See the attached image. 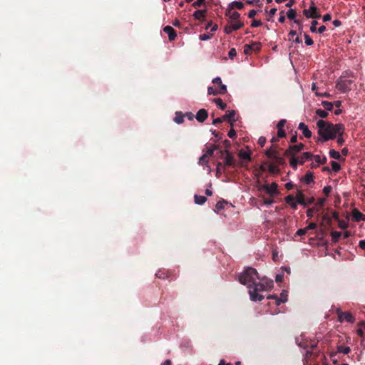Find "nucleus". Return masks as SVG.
<instances>
[{
	"mask_svg": "<svg viewBox=\"0 0 365 365\" xmlns=\"http://www.w3.org/2000/svg\"><path fill=\"white\" fill-rule=\"evenodd\" d=\"M318 128V137L315 138L317 143H323L336 138L337 134L343 135L345 130L344 125L341 123L333 124L324 120L317 122Z\"/></svg>",
	"mask_w": 365,
	"mask_h": 365,
	"instance_id": "1",
	"label": "nucleus"
},
{
	"mask_svg": "<svg viewBox=\"0 0 365 365\" xmlns=\"http://www.w3.org/2000/svg\"><path fill=\"white\" fill-rule=\"evenodd\" d=\"M260 282H257L252 289L249 290L250 299L252 301H262L264 299V296L259 294L258 292L260 291L268 290L273 287L274 282L272 279L266 278H260Z\"/></svg>",
	"mask_w": 365,
	"mask_h": 365,
	"instance_id": "2",
	"label": "nucleus"
},
{
	"mask_svg": "<svg viewBox=\"0 0 365 365\" xmlns=\"http://www.w3.org/2000/svg\"><path fill=\"white\" fill-rule=\"evenodd\" d=\"M238 281L243 285H246L250 289H252L255 286L256 279H260V277L255 268L247 267L242 272L238 275Z\"/></svg>",
	"mask_w": 365,
	"mask_h": 365,
	"instance_id": "3",
	"label": "nucleus"
},
{
	"mask_svg": "<svg viewBox=\"0 0 365 365\" xmlns=\"http://www.w3.org/2000/svg\"><path fill=\"white\" fill-rule=\"evenodd\" d=\"M277 149V145H272L269 148L266 150L265 155L269 159L275 161L277 164L284 165L285 160L279 155Z\"/></svg>",
	"mask_w": 365,
	"mask_h": 365,
	"instance_id": "4",
	"label": "nucleus"
},
{
	"mask_svg": "<svg viewBox=\"0 0 365 365\" xmlns=\"http://www.w3.org/2000/svg\"><path fill=\"white\" fill-rule=\"evenodd\" d=\"M353 81L341 76L336 81V88L341 93H346L351 89Z\"/></svg>",
	"mask_w": 365,
	"mask_h": 365,
	"instance_id": "5",
	"label": "nucleus"
},
{
	"mask_svg": "<svg viewBox=\"0 0 365 365\" xmlns=\"http://www.w3.org/2000/svg\"><path fill=\"white\" fill-rule=\"evenodd\" d=\"M336 314L338 317V320L340 322H343L344 321L349 322V323L354 322V320H355L354 317L350 312H344L341 311V309L340 308L336 309Z\"/></svg>",
	"mask_w": 365,
	"mask_h": 365,
	"instance_id": "6",
	"label": "nucleus"
},
{
	"mask_svg": "<svg viewBox=\"0 0 365 365\" xmlns=\"http://www.w3.org/2000/svg\"><path fill=\"white\" fill-rule=\"evenodd\" d=\"M278 185L276 182H273L272 184H264L258 188L259 191L265 190L270 196H274L279 193L277 190Z\"/></svg>",
	"mask_w": 365,
	"mask_h": 365,
	"instance_id": "7",
	"label": "nucleus"
},
{
	"mask_svg": "<svg viewBox=\"0 0 365 365\" xmlns=\"http://www.w3.org/2000/svg\"><path fill=\"white\" fill-rule=\"evenodd\" d=\"M305 145L300 143L297 145H289L288 148L284 151V155L285 156L294 155L304 150Z\"/></svg>",
	"mask_w": 365,
	"mask_h": 365,
	"instance_id": "8",
	"label": "nucleus"
},
{
	"mask_svg": "<svg viewBox=\"0 0 365 365\" xmlns=\"http://www.w3.org/2000/svg\"><path fill=\"white\" fill-rule=\"evenodd\" d=\"M220 153L221 155L226 154V156L225 157L224 165L230 166L233 168L235 166V159L232 154L229 152V150H220Z\"/></svg>",
	"mask_w": 365,
	"mask_h": 365,
	"instance_id": "9",
	"label": "nucleus"
},
{
	"mask_svg": "<svg viewBox=\"0 0 365 365\" xmlns=\"http://www.w3.org/2000/svg\"><path fill=\"white\" fill-rule=\"evenodd\" d=\"M261 49V43L259 42H252L251 44H245L244 46V53L250 55L253 51H259Z\"/></svg>",
	"mask_w": 365,
	"mask_h": 365,
	"instance_id": "10",
	"label": "nucleus"
},
{
	"mask_svg": "<svg viewBox=\"0 0 365 365\" xmlns=\"http://www.w3.org/2000/svg\"><path fill=\"white\" fill-rule=\"evenodd\" d=\"M303 14L307 18L319 19L320 17L317 8L314 4L309 8V9H304L303 11Z\"/></svg>",
	"mask_w": 365,
	"mask_h": 365,
	"instance_id": "11",
	"label": "nucleus"
},
{
	"mask_svg": "<svg viewBox=\"0 0 365 365\" xmlns=\"http://www.w3.org/2000/svg\"><path fill=\"white\" fill-rule=\"evenodd\" d=\"M332 225V219H331V217L328 214V213H325L322 217V220H321V222H320V226L322 227V228L323 230H327L328 228H329Z\"/></svg>",
	"mask_w": 365,
	"mask_h": 365,
	"instance_id": "12",
	"label": "nucleus"
},
{
	"mask_svg": "<svg viewBox=\"0 0 365 365\" xmlns=\"http://www.w3.org/2000/svg\"><path fill=\"white\" fill-rule=\"evenodd\" d=\"M225 16L229 17V22L240 21V14L237 11H232V9H227Z\"/></svg>",
	"mask_w": 365,
	"mask_h": 365,
	"instance_id": "13",
	"label": "nucleus"
},
{
	"mask_svg": "<svg viewBox=\"0 0 365 365\" xmlns=\"http://www.w3.org/2000/svg\"><path fill=\"white\" fill-rule=\"evenodd\" d=\"M235 111L234 110H227L225 115L222 116L225 120H227L230 123L231 127H233V124L236 121V119L235 118Z\"/></svg>",
	"mask_w": 365,
	"mask_h": 365,
	"instance_id": "14",
	"label": "nucleus"
},
{
	"mask_svg": "<svg viewBox=\"0 0 365 365\" xmlns=\"http://www.w3.org/2000/svg\"><path fill=\"white\" fill-rule=\"evenodd\" d=\"M163 31L168 35L170 41H173L175 39L177 34L175 30L170 26H166L163 28Z\"/></svg>",
	"mask_w": 365,
	"mask_h": 365,
	"instance_id": "15",
	"label": "nucleus"
},
{
	"mask_svg": "<svg viewBox=\"0 0 365 365\" xmlns=\"http://www.w3.org/2000/svg\"><path fill=\"white\" fill-rule=\"evenodd\" d=\"M207 117L208 113L204 108L200 109L195 115L196 120L200 123H203L207 118Z\"/></svg>",
	"mask_w": 365,
	"mask_h": 365,
	"instance_id": "16",
	"label": "nucleus"
},
{
	"mask_svg": "<svg viewBox=\"0 0 365 365\" xmlns=\"http://www.w3.org/2000/svg\"><path fill=\"white\" fill-rule=\"evenodd\" d=\"M298 129L302 131L304 136L307 138L312 137V132L309 129L308 126L304 123H300L298 126Z\"/></svg>",
	"mask_w": 365,
	"mask_h": 365,
	"instance_id": "17",
	"label": "nucleus"
},
{
	"mask_svg": "<svg viewBox=\"0 0 365 365\" xmlns=\"http://www.w3.org/2000/svg\"><path fill=\"white\" fill-rule=\"evenodd\" d=\"M295 200L298 204L306 207V197L302 190H298Z\"/></svg>",
	"mask_w": 365,
	"mask_h": 365,
	"instance_id": "18",
	"label": "nucleus"
},
{
	"mask_svg": "<svg viewBox=\"0 0 365 365\" xmlns=\"http://www.w3.org/2000/svg\"><path fill=\"white\" fill-rule=\"evenodd\" d=\"M352 217H353V220H354L356 222L365 220V215L356 209L353 210Z\"/></svg>",
	"mask_w": 365,
	"mask_h": 365,
	"instance_id": "19",
	"label": "nucleus"
},
{
	"mask_svg": "<svg viewBox=\"0 0 365 365\" xmlns=\"http://www.w3.org/2000/svg\"><path fill=\"white\" fill-rule=\"evenodd\" d=\"M313 154L310 152H304L299 158V164L303 165L306 160H310L312 159Z\"/></svg>",
	"mask_w": 365,
	"mask_h": 365,
	"instance_id": "20",
	"label": "nucleus"
},
{
	"mask_svg": "<svg viewBox=\"0 0 365 365\" xmlns=\"http://www.w3.org/2000/svg\"><path fill=\"white\" fill-rule=\"evenodd\" d=\"M302 180L307 185L314 182V175L311 171H308L306 175L302 178Z\"/></svg>",
	"mask_w": 365,
	"mask_h": 365,
	"instance_id": "21",
	"label": "nucleus"
},
{
	"mask_svg": "<svg viewBox=\"0 0 365 365\" xmlns=\"http://www.w3.org/2000/svg\"><path fill=\"white\" fill-rule=\"evenodd\" d=\"M206 10H197L194 12L193 16L195 19L204 21L205 18Z\"/></svg>",
	"mask_w": 365,
	"mask_h": 365,
	"instance_id": "22",
	"label": "nucleus"
},
{
	"mask_svg": "<svg viewBox=\"0 0 365 365\" xmlns=\"http://www.w3.org/2000/svg\"><path fill=\"white\" fill-rule=\"evenodd\" d=\"M279 165L277 164L275 161L270 163L268 166V170L270 173H279V169L278 168V166Z\"/></svg>",
	"mask_w": 365,
	"mask_h": 365,
	"instance_id": "23",
	"label": "nucleus"
},
{
	"mask_svg": "<svg viewBox=\"0 0 365 365\" xmlns=\"http://www.w3.org/2000/svg\"><path fill=\"white\" fill-rule=\"evenodd\" d=\"M244 7V4L241 1H232L228 6L227 9L233 10L234 9H242Z\"/></svg>",
	"mask_w": 365,
	"mask_h": 365,
	"instance_id": "24",
	"label": "nucleus"
},
{
	"mask_svg": "<svg viewBox=\"0 0 365 365\" xmlns=\"http://www.w3.org/2000/svg\"><path fill=\"white\" fill-rule=\"evenodd\" d=\"M218 149V146L215 145H212L210 147L207 148V150L204 154L207 158L212 156L214 153V151Z\"/></svg>",
	"mask_w": 365,
	"mask_h": 365,
	"instance_id": "25",
	"label": "nucleus"
},
{
	"mask_svg": "<svg viewBox=\"0 0 365 365\" xmlns=\"http://www.w3.org/2000/svg\"><path fill=\"white\" fill-rule=\"evenodd\" d=\"M289 156H290V160H289L290 166L293 169L297 170L298 163H299V158H296L294 155H289Z\"/></svg>",
	"mask_w": 365,
	"mask_h": 365,
	"instance_id": "26",
	"label": "nucleus"
},
{
	"mask_svg": "<svg viewBox=\"0 0 365 365\" xmlns=\"http://www.w3.org/2000/svg\"><path fill=\"white\" fill-rule=\"evenodd\" d=\"M312 159L319 165H324L327 163V158L325 156L322 158L319 155H313Z\"/></svg>",
	"mask_w": 365,
	"mask_h": 365,
	"instance_id": "27",
	"label": "nucleus"
},
{
	"mask_svg": "<svg viewBox=\"0 0 365 365\" xmlns=\"http://www.w3.org/2000/svg\"><path fill=\"white\" fill-rule=\"evenodd\" d=\"M194 199H195V202L197 205H203L207 200L206 197L202 196V195H195Z\"/></svg>",
	"mask_w": 365,
	"mask_h": 365,
	"instance_id": "28",
	"label": "nucleus"
},
{
	"mask_svg": "<svg viewBox=\"0 0 365 365\" xmlns=\"http://www.w3.org/2000/svg\"><path fill=\"white\" fill-rule=\"evenodd\" d=\"M351 351V349L350 347L349 346H344V345H339L337 346V352L339 353H343L344 354H348Z\"/></svg>",
	"mask_w": 365,
	"mask_h": 365,
	"instance_id": "29",
	"label": "nucleus"
},
{
	"mask_svg": "<svg viewBox=\"0 0 365 365\" xmlns=\"http://www.w3.org/2000/svg\"><path fill=\"white\" fill-rule=\"evenodd\" d=\"M232 29L237 31L244 26V23L240 21H235L234 22H229Z\"/></svg>",
	"mask_w": 365,
	"mask_h": 365,
	"instance_id": "30",
	"label": "nucleus"
},
{
	"mask_svg": "<svg viewBox=\"0 0 365 365\" xmlns=\"http://www.w3.org/2000/svg\"><path fill=\"white\" fill-rule=\"evenodd\" d=\"M184 115L181 112H176L174 121L178 124L182 123L184 121Z\"/></svg>",
	"mask_w": 365,
	"mask_h": 365,
	"instance_id": "31",
	"label": "nucleus"
},
{
	"mask_svg": "<svg viewBox=\"0 0 365 365\" xmlns=\"http://www.w3.org/2000/svg\"><path fill=\"white\" fill-rule=\"evenodd\" d=\"M213 102H215L221 110H225L227 107L226 103H225L220 98L213 99Z\"/></svg>",
	"mask_w": 365,
	"mask_h": 365,
	"instance_id": "32",
	"label": "nucleus"
},
{
	"mask_svg": "<svg viewBox=\"0 0 365 365\" xmlns=\"http://www.w3.org/2000/svg\"><path fill=\"white\" fill-rule=\"evenodd\" d=\"M331 240L334 243H336L339 240L340 237L341 236V233L338 231H332L331 232Z\"/></svg>",
	"mask_w": 365,
	"mask_h": 365,
	"instance_id": "33",
	"label": "nucleus"
},
{
	"mask_svg": "<svg viewBox=\"0 0 365 365\" xmlns=\"http://www.w3.org/2000/svg\"><path fill=\"white\" fill-rule=\"evenodd\" d=\"M329 156L331 158H334V159H336V160H341V159L340 153L338 151H336L334 149H331L329 150Z\"/></svg>",
	"mask_w": 365,
	"mask_h": 365,
	"instance_id": "34",
	"label": "nucleus"
},
{
	"mask_svg": "<svg viewBox=\"0 0 365 365\" xmlns=\"http://www.w3.org/2000/svg\"><path fill=\"white\" fill-rule=\"evenodd\" d=\"M239 157L242 159L247 160L248 161L251 160L250 153L243 150L240 151Z\"/></svg>",
	"mask_w": 365,
	"mask_h": 365,
	"instance_id": "35",
	"label": "nucleus"
},
{
	"mask_svg": "<svg viewBox=\"0 0 365 365\" xmlns=\"http://www.w3.org/2000/svg\"><path fill=\"white\" fill-rule=\"evenodd\" d=\"M296 15H297V12L295 10L292 9H290L287 12V16L289 19L290 20H295V17H296Z\"/></svg>",
	"mask_w": 365,
	"mask_h": 365,
	"instance_id": "36",
	"label": "nucleus"
},
{
	"mask_svg": "<svg viewBox=\"0 0 365 365\" xmlns=\"http://www.w3.org/2000/svg\"><path fill=\"white\" fill-rule=\"evenodd\" d=\"M322 105L327 110H331L334 106V104L329 101H322Z\"/></svg>",
	"mask_w": 365,
	"mask_h": 365,
	"instance_id": "37",
	"label": "nucleus"
},
{
	"mask_svg": "<svg viewBox=\"0 0 365 365\" xmlns=\"http://www.w3.org/2000/svg\"><path fill=\"white\" fill-rule=\"evenodd\" d=\"M316 114L321 117L322 118H325L328 116V113L326 110H322V109H317L316 110Z\"/></svg>",
	"mask_w": 365,
	"mask_h": 365,
	"instance_id": "38",
	"label": "nucleus"
},
{
	"mask_svg": "<svg viewBox=\"0 0 365 365\" xmlns=\"http://www.w3.org/2000/svg\"><path fill=\"white\" fill-rule=\"evenodd\" d=\"M267 299H274L276 300L277 305H279L281 303L285 302L287 299H280L277 295H269Z\"/></svg>",
	"mask_w": 365,
	"mask_h": 365,
	"instance_id": "39",
	"label": "nucleus"
},
{
	"mask_svg": "<svg viewBox=\"0 0 365 365\" xmlns=\"http://www.w3.org/2000/svg\"><path fill=\"white\" fill-rule=\"evenodd\" d=\"M331 166L332 170L336 173L339 171V170L341 169L340 165L338 163H336V161H331Z\"/></svg>",
	"mask_w": 365,
	"mask_h": 365,
	"instance_id": "40",
	"label": "nucleus"
},
{
	"mask_svg": "<svg viewBox=\"0 0 365 365\" xmlns=\"http://www.w3.org/2000/svg\"><path fill=\"white\" fill-rule=\"evenodd\" d=\"M225 204H227V202H226L225 200H222V201H218L217 203H216V205H215V207L217 210H221L222 209H224L225 207Z\"/></svg>",
	"mask_w": 365,
	"mask_h": 365,
	"instance_id": "41",
	"label": "nucleus"
},
{
	"mask_svg": "<svg viewBox=\"0 0 365 365\" xmlns=\"http://www.w3.org/2000/svg\"><path fill=\"white\" fill-rule=\"evenodd\" d=\"M309 341H308L307 340H305L304 339H301L299 347L306 349L309 348Z\"/></svg>",
	"mask_w": 365,
	"mask_h": 365,
	"instance_id": "42",
	"label": "nucleus"
},
{
	"mask_svg": "<svg viewBox=\"0 0 365 365\" xmlns=\"http://www.w3.org/2000/svg\"><path fill=\"white\" fill-rule=\"evenodd\" d=\"M217 89L218 91L217 92L219 93V94L221 95L225 94L227 92V86L222 83L219 85V88Z\"/></svg>",
	"mask_w": 365,
	"mask_h": 365,
	"instance_id": "43",
	"label": "nucleus"
},
{
	"mask_svg": "<svg viewBox=\"0 0 365 365\" xmlns=\"http://www.w3.org/2000/svg\"><path fill=\"white\" fill-rule=\"evenodd\" d=\"M304 38H305L306 45L312 46L314 43V41L312 39V38L307 34H304Z\"/></svg>",
	"mask_w": 365,
	"mask_h": 365,
	"instance_id": "44",
	"label": "nucleus"
},
{
	"mask_svg": "<svg viewBox=\"0 0 365 365\" xmlns=\"http://www.w3.org/2000/svg\"><path fill=\"white\" fill-rule=\"evenodd\" d=\"M217 91H217V88H214L213 87L210 86V87H208V89H207V94L208 95L217 96V95L219 94V93Z\"/></svg>",
	"mask_w": 365,
	"mask_h": 365,
	"instance_id": "45",
	"label": "nucleus"
},
{
	"mask_svg": "<svg viewBox=\"0 0 365 365\" xmlns=\"http://www.w3.org/2000/svg\"><path fill=\"white\" fill-rule=\"evenodd\" d=\"M212 36V34H202L200 35L199 38L201 41H207L208 39H210Z\"/></svg>",
	"mask_w": 365,
	"mask_h": 365,
	"instance_id": "46",
	"label": "nucleus"
},
{
	"mask_svg": "<svg viewBox=\"0 0 365 365\" xmlns=\"http://www.w3.org/2000/svg\"><path fill=\"white\" fill-rule=\"evenodd\" d=\"M207 163H208L207 158L205 155H202L199 159V164L203 165H207Z\"/></svg>",
	"mask_w": 365,
	"mask_h": 365,
	"instance_id": "47",
	"label": "nucleus"
},
{
	"mask_svg": "<svg viewBox=\"0 0 365 365\" xmlns=\"http://www.w3.org/2000/svg\"><path fill=\"white\" fill-rule=\"evenodd\" d=\"M332 190V187L330 185H327L323 188V192L327 197Z\"/></svg>",
	"mask_w": 365,
	"mask_h": 365,
	"instance_id": "48",
	"label": "nucleus"
},
{
	"mask_svg": "<svg viewBox=\"0 0 365 365\" xmlns=\"http://www.w3.org/2000/svg\"><path fill=\"white\" fill-rule=\"evenodd\" d=\"M205 0H197L192 4L194 8H198L205 4Z\"/></svg>",
	"mask_w": 365,
	"mask_h": 365,
	"instance_id": "49",
	"label": "nucleus"
},
{
	"mask_svg": "<svg viewBox=\"0 0 365 365\" xmlns=\"http://www.w3.org/2000/svg\"><path fill=\"white\" fill-rule=\"evenodd\" d=\"M223 167V164L222 163H217V169H216V173L217 175H220L222 174V168Z\"/></svg>",
	"mask_w": 365,
	"mask_h": 365,
	"instance_id": "50",
	"label": "nucleus"
},
{
	"mask_svg": "<svg viewBox=\"0 0 365 365\" xmlns=\"http://www.w3.org/2000/svg\"><path fill=\"white\" fill-rule=\"evenodd\" d=\"M295 197L292 195H289L285 197L284 200L287 204H291L292 202L294 201Z\"/></svg>",
	"mask_w": 365,
	"mask_h": 365,
	"instance_id": "51",
	"label": "nucleus"
},
{
	"mask_svg": "<svg viewBox=\"0 0 365 365\" xmlns=\"http://www.w3.org/2000/svg\"><path fill=\"white\" fill-rule=\"evenodd\" d=\"M343 135L337 134L336 143L339 145H342L344 143V139L342 137Z\"/></svg>",
	"mask_w": 365,
	"mask_h": 365,
	"instance_id": "52",
	"label": "nucleus"
},
{
	"mask_svg": "<svg viewBox=\"0 0 365 365\" xmlns=\"http://www.w3.org/2000/svg\"><path fill=\"white\" fill-rule=\"evenodd\" d=\"M237 55V51L235 48H232L229 51L228 56L229 57L232 59L234 57H235Z\"/></svg>",
	"mask_w": 365,
	"mask_h": 365,
	"instance_id": "53",
	"label": "nucleus"
},
{
	"mask_svg": "<svg viewBox=\"0 0 365 365\" xmlns=\"http://www.w3.org/2000/svg\"><path fill=\"white\" fill-rule=\"evenodd\" d=\"M233 31H235L234 29H232V26H230V24L229 25H226L224 28V31L225 33H226L227 34H231Z\"/></svg>",
	"mask_w": 365,
	"mask_h": 365,
	"instance_id": "54",
	"label": "nucleus"
},
{
	"mask_svg": "<svg viewBox=\"0 0 365 365\" xmlns=\"http://www.w3.org/2000/svg\"><path fill=\"white\" fill-rule=\"evenodd\" d=\"M339 227L341 229H345L347 227L348 224L344 220H338Z\"/></svg>",
	"mask_w": 365,
	"mask_h": 365,
	"instance_id": "55",
	"label": "nucleus"
},
{
	"mask_svg": "<svg viewBox=\"0 0 365 365\" xmlns=\"http://www.w3.org/2000/svg\"><path fill=\"white\" fill-rule=\"evenodd\" d=\"M262 23L260 20H253L252 24H251V26L252 27H259L260 26H262Z\"/></svg>",
	"mask_w": 365,
	"mask_h": 365,
	"instance_id": "56",
	"label": "nucleus"
},
{
	"mask_svg": "<svg viewBox=\"0 0 365 365\" xmlns=\"http://www.w3.org/2000/svg\"><path fill=\"white\" fill-rule=\"evenodd\" d=\"M277 136L278 138H284L286 136V132L283 128L277 129Z\"/></svg>",
	"mask_w": 365,
	"mask_h": 365,
	"instance_id": "57",
	"label": "nucleus"
},
{
	"mask_svg": "<svg viewBox=\"0 0 365 365\" xmlns=\"http://www.w3.org/2000/svg\"><path fill=\"white\" fill-rule=\"evenodd\" d=\"M318 24V22L315 20L312 21V25L310 27V31L313 33L317 32V27L316 26Z\"/></svg>",
	"mask_w": 365,
	"mask_h": 365,
	"instance_id": "58",
	"label": "nucleus"
},
{
	"mask_svg": "<svg viewBox=\"0 0 365 365\" xmlns=\"http://www.w3.org/2000/svg\"><path fill=\"white\" fill-rule=\"evenodd\" d=\"M286 122H287V120H286L285 119H282V120H280L278 122L277 125V129L283 128H284V125H285V123H286Z\"/></svg>",
	"mask_w": 365,
	"mask_h": 365,
	"instance_id": "59",
	"label": "nucleus"
},
{
	"mask_svg": "<svg viewBox=\"0 0 365 365\" xmlns=\"http://www.w3.org/2000/svg\"><path fill=\"white\" fill-rule=\"evenodd\" d=\"M325 202H326L325 197L319 198L317 202V206L322 207L324 205Z\"/></svg>",
	"mask_w": 365,
	"mask_h": 365,
	"instance_id": "60",
	"label": "nucleus"
},
{
	"mask_svg": "<svg viewBox=\"0 0 365 365\" xmlns=\"http://www.w3.org/2000/svg\"><path fill=\"white\" fill-rule=\"evenodd\" d=\"M258 143L261 147H263L266 143V138L261 136L258 140Z\"/></svg>",
	"mask_w": 365,
	"mask_h": 365,
	"instance_id": "61",
	"label": "nucleus"
},
{
	"mask_svg": "<svg viewBox=\"0 0 365 365\" xmlns=\"http://www.w3.org/2000/svg\"><path fill=\"white\" fill-rule=\"evenodd\" d=\"M307 232V231L306 228L299 229L297 231L296 235H299V236H302V235H304Z\"/></svg>",
	"mask_w": 365,
	"mask_h": 365,
	"instance_id": "62",
	"label": "nucleus"
},
{
	"mask_svg": "<svg viewBox=\"0 0 365 365\" xmlns=\"http://www.w3.org/2000/svg\"><path fill=\"white\" fill-rule=\"evenodd\" d=\"M274 203V200L268 198H263V204L266 205H270Z\"/></svg>",
	"mask_w": 365,
	"mask_h": 365,
	"instance_id": "63",
	"label": "nucleus"
},
{
	"mask_svg": "<svg viewBox=\"0 0 365 365\" xmlns=\"http://www.w3.org/2000/svg\"><path fill=\"white\" fill-rule=\"evenodd\" d=\"M359 247L363 250H364L365 255V240H360L359 242Z\"/></svg>",
	"mask_w": 365,
	"mask_h": 365,
	"instance_id": "64",
	"label": "nucleus"
}]
</instances>
